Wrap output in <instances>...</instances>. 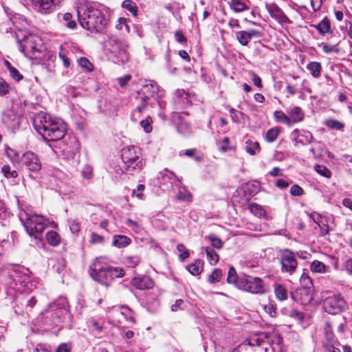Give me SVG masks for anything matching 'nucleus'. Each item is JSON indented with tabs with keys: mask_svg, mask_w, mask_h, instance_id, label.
Masks as SVG:
<instances>
[{
	"mask_svg": "<svg viewBox=\"0 0 352 352\" xmlns=\"http://www.w3.org/2000/svg\"><path fill=\"white\" fill-rule=\"evenodd\" d=\"M32 122L35 130L47 141H58L65 138V126L52 120L50 115L40 112L34 117Z\"/></svg>",
	"mask_w": 352,
	"mask_h": 352,
	"instance_id": "1",
	"label": "nucleus"
},
{
	"mask_svg": "<svg viewBox=\"0 0 352 352\" xmlns=\"http://www.w3.org/2000/svg\"><path fill=\"white\" fill-rule=\"evenodd\" d=\"M78 18L81 26L91 32H101L107 25L103 13L94 3H85L77 9Z\"/></svg>",
	"mask_w": 352,
	"mask_h": 352,
	"instance_id": "2",
	"label": "nucleus"
},
{
	"mask_svg": "<svg viewBox=\"0 0 352 352\" xmlns=\"http://www.w3.org/2000/svg\"><path fill=\"white\" fill-rule=\"evenodd\" d=\"M92 278L101 285L108 286L114 278L124 276V272L121 267H109L96 258L89 267Z\"/></svg>",
	"mask_w": 352,
	"mask_h": 352,
	"instance_id": "3",
	"label": "nucleus"
},
{
	"mask_svg": "<svg viewBox=\"0 0 352 352\" xmlns=\"http://www.w3.org/2000/svg\"><path fill=\"white\" fill-rule=\"evenodd\" d=\"M16 38L20 51L26 57L33 58H37L40 55L42 41L39 36L19 31L16 33Z\"/></svg>",
	"mask_w": 352,
	"mask_h": 352,
	"instance_id": "4",
	"label": "nucleus"
},
{
	"mask_svg": "<svg viewBox=\"0 0 352 352\" xmlns=\"http://www.w3.org/2000/svg\"><path fill=\"white\" fill-rule=\"evenodd\" d=\"M237 287L255 294H263L266 289L263 280L258 277L244 275L239 279Z\"/></svg>",
	"mask_w": 352,
	"mask_h": 352,
	"instance_id": "5",
	"label": "nucleus"
},
{
	"mask_svg": "<svg viewBox=\"0 0 352 352\" xmlns=\"http://www.w3.org/2000/svg\"><path fill=\"white\" fill-rule=\"evenodd\" d=\"M27 232L30 236L41 234L46 226V219L41 215H26L25 219L21 218Z\"/></svg>",
	"mask_w": 352,
	"mask_h": 352,
	"instance_id": "6",
	"label": "nucleus"
},
{
	"mask_svg": "<svg viewBox=\"0 0 352 352\" xmlns=\"http://www.w3.org/2000/svg\"><path fill=\"white\" fill-rule=\"evenodd\" d=\"M108 50L116 58L114 62L118 64H124L129 60L127 45L120 40L110 38L108 41Z\"/></svg>",
	"mask_w": 352,
	"mask_h": 352,
	"instance_id": "7",
	"label": "nucleus"
},
{
	"mask_svg": "<svg viewBox=\"0 0 352 352\" xmlns=\"http://www.w3.org/2000/svg\"><path fill=\"white\" fill-rule=\"evenodd\" d=\"M20 162L23 168L27 169L30 173V177H37L41 168V163L38 156L31 151H28L20 157Z\"/></svg>",
	"mask_w": 352,
	"mask_h": 352,
	"instance_id": "8",
	"label": "nucleus"
},
{
	"mask_svg": "<svg viewBox=\"0 0 352 352\" xmlns=\"http://www.w3.org/2000/svg\"><path fill=\"white\" fill-rule=\"evenodd\" d=\"M121 157L122 162L128 168L142 169L143 168L144 164L140 157L139 152L134 146L122 148Z\"/></svg>",
	"mask_w": 352,
	"mask_h": 352,
	"instance_id": "9",
	"label": "nucleus"
},
{
	"mask_svg": "<svg viewBox=\"0 0 352 352\" xmlns=\"http://www.w3.org/2000/svg\"><path fill=\"white\" fill-rule=\"evenodd\" d=\"M52 318L54 324H58L67 314V302L66 299L61 298L50 305L47 312Z\"/></svg>",
	"mask_w": 352,
	"mask_h": 352,
	"instance_id": "10",
	"label": "nucleus"
},
{
	"mask_svg": "<svg viewBox=\"0 0 352 352\" xmlns=\"http://www.w3.org/2000/svg\"><path fill=\"white\" fill-rule=\"evenodd\" d=\"M59 147L67 158H74L79 152L80 144L76 137L68 136L59 143Z\"/></svg>",
	"mask_w": 352,
	"mask_h": 352,
	"instance_id": "11",
	"label": "nucleus"
},
{
	"mask_svg": "<svg viewBox=\"0 0 352 352\" xmlns=\"http://www.w3.org/2000/svg\"><path fill=\"white\" fill-rule=\"evenodd\" d=\"M345 300L340 295L329 296L324 301V307L327 312L331 314H336L341 312L345 309Z\"/></svg>",
	"mask_w": 352,
	"mask_h": 352,
	"instance_id": "12",
	"label": "nucleus"
},
{
	"mask_svg": "<svg viewBox=\"0 0 352 352\" xmlns=\"http://www.w3.org/2000/svg\"><path fill=\"white\" fill-rule=\"evenodd\" d=\"M20 114L17 109L11 107L5 110L2 116V121L8 129L14 131L20 124Z\"/></svg>",
	"mask_w": 352,
	"mask_h": 352,
	"instance_id": "13",
	"label": "nucleus"
},
{
	"mask_svg": "<svg viewBox=\"0 0 352 352\" xmlns=\"http://www.w3.org/2000/svg\"><path fill=\"white\" fill-rule=\"evenodd\" d=\"M280 263L282 270L290 274H293L296 271L298 265L294 253L288 249H285L283 252L281 254Z\"/></svg>",
	"mask_w": 352,
	"mask_h": 352,
	"instance_id": "14",
	"label": "nucleus"
},
{
	"mask_svg": "<svg viewBox=\"0 0 352 352\" xmlns=\"http://www.w3.org/2000/svg\"><path fill=\"white\" fill-rule=\"evenodd\" d=\"M261 36L259 30L252 29L249 31H239L236 32V38L243 46H247L252 38H258Z\"/></svg>",
	"mask_w": 352,
	"mask_h": 352,
	"instance_id": "15",
	"label": "nucleus"
},
{
	"mask_svg": "<svg viewBox=\"0 0 352 352\" xmlns=\"http://www.w3.org/2000/svg\"><path fill=\"white\" fill-rule=\"evenodd\" d=\"M292 135L296 141V146L298 144L307 145L311 143L314 139L313 135L309 131L295 129Z\"/></svg>",
	"mask_w": 352,
	"mask_h": 352,
	"instance_id": "16",
	"label": "nucleus"
},
{
	"mask_svg": "<svg viewBox=\"0 0 352 352\" xmlns=\"http://www.w3.org/2000/svg\"><path fill=\"white\" fill-rule=\"evenodd\" d=\"M132 285L138 289H149L154 286L153 280L148 276H138L132 279Z\"/></svg>",
	"mask_w": 352,
	"mask_h": 352,
	"instance_id": "17",
	"label": "nucleus"
},
{
	"mask_svg": "<svg viewBox=\"0 0 352 352\" xmlns=\"http://www.w3.org/2000/svg\"><path fill=\"white\" fill-rule=\"evenodd\" d=\"M34 9L42 14L51 11L54 6V0H30Z\"/></svg>",
	"mask_w": 352,
	"mask_h": 352,
	"instance_id": "18",
	"label": "nucleus"
},
{
	"mask_svg": "<svg viewBox=\"0 0 352 352\" xmlns=\"http://www.w3.org/2000/svg\"><path fill=\"white\" fill-rule=\"evenodd\" d=\"M290 126L292 124L300 122L304 120L305 113L299 107H294L287 111Z\"/></svg>",
	"mask_w": 352,
	"mask_h": 352,
	"instance_id": "19",
	"label": "nucleus"
},
{
	"mask_svg": "<svg viewBox=\"0 0 352 352\" xmlns=\"http://www.w3.org/2000/svg\"><path fill=\"white\" fill-rule=\"evenodd\" d=\"M265 7L272 18L280 21H284L287 19L283 10L276 3H266Z\"/></svg>",
	"mask_w": 352,
	"mask_h": 352,
	"instance_id": "20",
	"label": "nucleus"
},
{
	"mask_svg": "<svg viewBox=\"0 0 352 352\" xmlns=\"http://www.w3.org/2000/svg\"><path fill=\"white\" fill-rule=\"evenodd\" d=\"M312 28L316 29L318 32L324 36L331 32V23L329 19L326 16L318 24L311 25Z\"/></svg>",
	"mask_w": 352,
	"mask_h": 352,
	"instance_id": "21",
	"label": "nucleus"
},
{
	"mask_svg": "<svg viewBox=\"0 0 352 352\" xmlns=\"http://www.w3.org/2000/svg\"><path fill=\"white\" fill-rule=\"evenodd\" d=\"M310 270L314 273L325 274L329 272L330 267L318 260H314L310 265Z\"/></svg>",
	"mask_w": 352,
	"mask_h": 352,
	"instance_id": "22",
	"label": "nucleus"
},
{
	"mask_svg": "<svg viewBox=\"0 0 352 352\" xmlns=\"http://www.w3.org/2000/svg\"><path fill=\"white\" fill-rule=\"evenodd\" d=\"M245 150L250 155H255L260 151L259 143L256 141L247 139L245 141Z\"/></svg>",
	"mask_w": 352,
	"mask_h": 352,
	"instance_id": "23",
	"label": "nucleus"
},
{
	"mask_svg": "<svg viewBox=\"0 0 352 352\" xmlns=\"http://www.w3.org/2000/svg\"><path fill=\"white\" fill-rule=\"evenodd\" d=\"M131 243V239L124 235H115L113 239V245L119 248H125Z\"/></svg>",
	"mask_w": 352,
	"mask_h": 352,
	"instance_id": "24",
	"label": "nucleus"
},
{
	"mask_svg": "<svg viewBox=\"0 0 352 352\" xmlns=\"http://www.w3.org/2000/svg\"><path fill=\"white\" fill-rule=\"evenodd\" d=\"M186 270L192 275H199L203 270V261L197 260L195 263L186 266Z\"/></svg>",
	"mask_w": 352,
	"mask_h": 352,
	"instance_id": "25",
	"label": "nucleus"
},
{
	"mask_svg": "<svg viewBox=\"0 0 352 352\" xmlns=\"http://www.w3.org/2000/svg\"><path fill=\"white\" fill-rule=\"evenodd\" d=\"M248 344L252 346L255 347V351L261 352L263 350L267 351L266 345L267 344L264 340H261L258 338H251Z\"/></svg>",
	"mask_w": 352,
	"mask_h": 352,
	"instance_id": "26",
	"label": "nucleus"
},
{
	"mask_svg": "<svg viewBox=\"0 0 352 352\" xmlns=\"http://www.w3.org/2000/svg\"><path fill=\"white\" fill-rule=\"evenodd\" d=\"M307 69L314 78H318L320 76L322 66L318 62L313 61L307 65Z\"/></svg>",
	"mask_w": 352,
	"mask_h": 352,
	"instance_id": "27",
	"label": "nucleus"
},
{
	"mask_svg": "<svg viewBox=\"0 0 352 352\" xmlns=\"http://www.w3.org/2000/svg\"><path fill=\"white\" fill-rule=\"evenodd\" d=\"M46 240L50 245L57 246L60 242V236L58 232L52 230L47 232Z\"/></svg>",
	"mask_w": 352,
	"mask_h": 352,
	"instance_id": "28",
	"label": "nucleus"
},
{
	"mask_svg": "<svg viewBox=\"0 0 352 352\" xmlns=\"http://www.w3.org/2000/svg\"><path fill=\"white\" fill-rule=\"evenodd\" d=\"M274 293L278 300L283 301L287 298V291L282 285L276 284L274 286Z\"/></svg>",
	"mask_w": 352,
	"mask_h": 352,
	"instance_id": "29",
	"label": "nucleus"
},
{
	"mask_svg": "<svg viewBox=\"0 0 352 352\" xmlns=\"http://www.w3.org/2000/svg\"><path fill=\"white\" fill-rule=\"evenodd\" d=\"M230 6L235 12H241L248 10V7L241 0H231Z\"/></svg>",
	"mask_w": 352,
	"mask_h": 352,
	"instance_id": "30",
	"label": "nucleus"
},
{
	"mask_svg": "<svg viewBox=\"0 0 352 352\" xmlns=\"http://www.w3.org/2000/svg\"><path fill=\"white\" fill-rule=\"evenodd\" d=\"M275 121L290 126L289 116L281 111H276L274 112Z\"/></svg>",
	"mask_w": 352,
	"mask_h": 352,
	"instance_id": "31",
	"label": "nucleus"
},
{
	"mask_svg": "<svg viewBox=\"0 0 352 352\" xmlns=\"http://www.w3.org/2000/svg\"><path fill=\"white\" fill-rule=\"evenodd\" d=\"M280 131V128L277 126L269 129L265 133V140L267 142H273L278 138Z\"/></svg>",
	"mask_w": 352,
	"mask_h": 352,
	"instance_id": "32",
	"label": "nucleus"
},
{
	"mask_svg": "<svg viewBox=\"0 0 352 352\" xmlns=\"http://www.w3.org/2000/svg\"><path fill=\"white\" fill-rule=\"evenodd\" d=\"M324 124L332 129H336L339 131H343L344 128V124L335 119L327 120Z\"/></svg>",
	"mask_w": 352,
	"mask_h": 352,
	"instance_id": "33",
	"label": "nucleus"
},
{
	"mask_svg": "<svg viewBox=\"0 0 352 352\" xmlns=\"http://www.w3.org/2000/svg\"><path fill=\"white\" fill-rule=\"evenodd\" d=\"M262 306L264 311L271 317H275L276 316V305L274 301L269 300L267 304L263 305Z\"/></svg>",
	"mask_w": 352,
	"mask_h": 352,
	"instance_id": "34",
	"label": "nucleus"
},
{
	"mask_svg": "<svg viewBox=\"0 0 352 352\" xmlns=\"http://www.w3.org/2000/svg\"><path fill=\"white\" fill-rule=\"evenodd\" d=\"M205 251L208 261L211 264L215 265L219 261V256L217 254V252L212 248L210 247H206L205 248Z\"/></svg>",
	"mask_w": 352,
	"mask_h": 352,
	"instance_id": "35",
	"label": "nucleus"
},
{
	"mask_svg": "<svg viewBox=\"0 0 352 352\" xmlns=\"http://www.w3.org/2000/svg\"><path fill=\"white\" fill-rule=\"evenodd\" d=\"M250 212L256 217H261L265 215V210L261 206L252 203L249 205Z\"/></svg>",
	"mask_w": 352,
	"mask_h": 352,
	"instance_id": "36",
	"label": "nucleus"
},
{
	"mask_svg": "<svg viewBox=\"0 0 352 352\" xmlns=\"http://www.w3.org/2000/svg\"><path fill=\"white\" fill-rule=\"evenodd\" d=\"M122 8L126 9L130 12H131V14L133 16H137L138 8H137L135 3L133 2V1L125 0L122 2Z\"/></svg>",
	"mask_w": 352,
	"mask_h": 352,
	"instance_id": "37",
	"label": "nucleus"
},
{
	"mask_svg": "<svg viewBox=\"0 0 352 352\" xmlns=\"http://www.w3.org/2000/svg\"><path fill=\"white\" fill-rule=\"evenodd\" d=\"M206 239L210 242L211 245L214 248L221 249L223 246L222 241L214 234H210L206 236Z\"/></svg>",
	"mask_w": 352,
	"mask_h": 352,
	"instance_id": "38",
	"label": "nucleus"
},
{
	"mask_svg": "<svg viewBox=\"0 0 352 352\" xmlns=\"http://www.w3.org/2000/svg\"><path fill=\"white\" fill-rule=\"evenodd\" d=\"M177 198L180 201H191L192 199V196L190 192L183 188L179 190V192L177 195Z\"/></svg>",
	"mask_w": 352,
	"mask_h": 352,
	"instance_id": "39",
	"label": "nucleus"
},
{
	"mask_svg": "<svg viewBox=\"0 0 352 352\" xmlns=\"http://www.w3.org/2000/svg\"><path fill=\"white\" fill-rule=\"evenodd\" d=\"M300 294L302 296L300 300L302 304H308L313 300L312 294L305 288L300 289Z\"/></svg>",
	"mask_w": 352,
	"mask_h": 352,
	"instance_id": "40",
	"label": "nucleus"
},
{
	"mask_svg": "<svg viewBox=\"0 0 352 352\" xmlns=\"http://www.w3.org/2000/svg\"><path fill=\"white\" fill-rule=\"evenodd\" d=\"M227 281L228 283L234 284L237 287L239 279L236 278V272L234 267H230L229 268Z\"/></svg>",
	"mask_w": 352,
	"mask_h": 352,
	"instance_id": "41",
	"label": "nucleus"
},
{
	"mask_svg": "<svg viewBox=\"0 0 352 352\" xmlns=\"http://www.w3.org/2000/svg\"><path fill=\"white\" fill-rule=\"evenodd\" d=\"M222 271L219 269H215L210 275L208 276V282L210 283H214L219 282L222 276Z\"/></svg>",
	"mask_w": 352,
	"mask_h": 352,
	"instance_id": "42",
	"label": "nucleus"
},
{
	"mask_svg": "<svg viewBox=\"0 0 352 352\" xmlns=\"http://www.w3.org/2000/svg\"><path fill=\"white\" fill-rule=\"evenodd\" d=\"M84 179L89 180L94 177L93 168L90 165H85L81 170Z\"/></svg>",
	"mask_w": 352,
	"mask_h": 352,
	"instance_id": "43",
	"label": "nucleus"
},
{
	"mask_svg": "<svg viewBox=\"0 0 352 352\" xmlns=\"http://www.w3.org/2000/svg\"><path fill=\"white\" fill-rule=\"evenodd\" d=\"M315 170L319 175L327 178H329L331 175V171L324 165H316L315 166Z\"/></svg>",
	"mask_w": 352,
	"mask_h": 352,
	"instance_id": "44",
	"label": "nucleus"
},
{
	"mask_svg": "<svg viewBox=\"0 0 352 352\" xmlns=\"http://www.w3.org/2000/svg\"><path fill=\"white\" fill-rule=\"evenodd\" d=\"M147 100H148V97H146V96L141 97V104H139L135 108V110L132 113V114H131L132 119H133V117L135 116V113L136 112L141 113L142 111H144L146 109V107H147Z\"/></svg>",
	"mask_w": 352,
	"mask_h": 352,
	"instance_id": "45",
	"label": "nucleus"
},
{
	"mask_svg": "<svg viewBox=\"0 0 352 352\" xmlns=\"http://www.w3.org/2000/svg\"><path fill=\"white\" fill-rule=\"evenodd\" d=\"M78 65L80 67H81L83 69H85L86 70L91 72L93 70V65L90 63V61L85 57H81L78 60Z\"/></svg>",
	"mask_w": 352,
	"mask_h": 352,
	"instance_id": "46",
	"label": "nucleus"
},
{
	"mask_svg": "<svg viewBox=\"0 0 352 352\" xmlns=\"http://www.w3.org/2000/svg\"><path fill=\"white\" fill-rule=\"evenodd\" d=\"M2 172L7 178H15L18 176L17 172L16 170H11L8 165H4L2 167Z\"/></svg>",
	"mask_w": 352,
	"mask_h": 352,
	"instance_id": "47",
	"label": "nucleus"
},
{
	"mask_svg": "<svg viewBox=\"0 0 352 352\" xmlns=\"http://www.w3.org/2000/svg\"><path fill=\"white\" fill-rule=\"evenodd\" d=\"M128 20L125 18H120L118 20V23L116 25V29L119 30H125L126 32H129L130 28L128 25Z\"/></svg>",
	"mask_w": 352,
	"mask_h": 352,
	"instance_id": "48",
	"label": "nucleus"
},
{
	"mask_svg": "<svg viewBox=\"0 0 352 352\" xmlns=\"http://www.w3.org/2000/svg\"><path fill=\"white\" fill-rule=\"evenodd\" d=\"M177 249L179 252H182L179 256L182 261H184L190 256L188 250L186 249L185 246L183 244H178L177 246Z\"/></svg>",
	"mask_w": 352,
	"mask_h": 352,
	"instance_id": "49",
	"label": "nucleus"
},
{
	"mask_svg": "<svg viewBox=\"0 0 352 352\" xmlns=\"http://www.w3.org/2000/svg\"><path fill=\"white\" fill-rule=\"evenodd\" d=\"M152 122V119L151 117L146 118L145 120H143L140 122L141 126L144 129V131L148 133L152 131V126L151 125Z\"/></svg>",
	"mask_w": 352,
	"mask_h": 352,
	"instance_id": "50",
	"label": "nucleus"
},
{
	"mask_svg": "<svg viewBox=\"0 0 352 352\" xmlns=\"http://www.w3.org/2000/svg\"><path fill=\"white\" fill-rule=\"evenodd\" d=\"M321 46L322 47L323 51L327 54H329L331 52L338 53L339 52V48L336 45H330L327 43H322Z\"/></svg>",
	"mask_w": 352,
	"mask_h": 352,
	"instance_id": "51",
	"label": "nucleus"
},
{
	"mask_svg": "<svg viewBox=\"0 0 352 352\" xmlns=\"http://www.w3.org/2000/svg\"><path fill=\"white\" fill-rule=\"evenodd\" d=\"M230 116H231L232 120L234 122H238L239 121V120H240V118L241 117H243L244 115H245L242 112L237 111L234 108H231L230 109Z\"/></svg>",
	"mask_w": 352,
	"mask_h": 352,
	"instance_id": "52",
	"label": "nucleus"
},
{
	"mask_svg": "<svg viewBox=\"0 0 352 352\" xmlns=\"http://www.w3.org/2000/svg\"><path fill=\"white\" fill-rule=\"evenodd\" d=\"M72 15L67 12L63 15V20L67 21L66 25L70 29H74L76 26V23L74 21L72 20Z\"/></svg>",
	"mask_w": 352,
	"mask_h": 352,
	"instance_id": "53",
	"label": "nucleus"
},
{
	"mask_svg": "<svg viewBox=\"0 0 352 352\" xmlns=\"http://www.w3.org/2000/svg\"><path fill=\"white\" fill-rule=\"evenodd\" d=\"M288 315L290 317L294 318L300 321L302 320L304 318V314L296 309H292L289 310Z\"/></svg>",
	"mask_w": 352,
	"mask_h": 352,
	"instance_id": "54",
	"label": "nucleus"
},
{
	"mask_svg": "<svg viewBox=\"0 0 352 352\" xmlns=\"http://www.w3.org/2000/svg\"><path fill=\"white\" fill-rule=\"evenodd\" d=\"M177 131L183 135H187L191 132L190 127L187 123L179 124L177 126Z\"/></svg>",
	"mask_w": 352,
	"mask_h": 352,
	"instance_id": "55",
	"label": "nucleus"
},
{
	"mask_svg": "<svg viewBox=\"0 0 352 352\" xmlns=\"http://www.w3.org/2000/svg\"><path fill=\"white\" fill-rule=\"evenodd\" d=\"M144 189L145 186L143 184H139L137 189L133 190L132 195H135L138 199H142Z\"/></svg>",
	"mask_w": 352,
	"mask_h": 352,
	"instance_id": "56",
	"label": "nucleus"
},
{
	"mask_svg": "<svg viewBox=\"0 0 352 352\" xmlns=\"http://www.w3.org/2000/svg\"><path fill=\"white\" fill-rule=\"evenodd\" d=\"M290 193L293 196H300L303 193V189L298 185L294 184L290 188Z\"/></svg>",
	"mask_w": 352,
	"mask_h": 352,
	"instance_id": "57",
	"label": "nucleus"
},
{
	"mask_svg": "<svg viewBox=\"0 0 352 352\" xmlns=\"http://www.w3.org/2000/svg\"><path fill=\"white\" fill-rule=\"evenodd\" d=\"M10 76L16 81H19L23 78V76L19 73V72L15 68L12 67L9 71Z\"/></svg>",
	"mask_w": 352,
	"mask_h": 352,
	"instance_id": "58",
	"label": "nucleus"
},
{
	"mask_svg": "<svg viewBox=\"0 0 352 352\" xmlns=\"http://www.w3.org/2000/svg\"><path fill=\"white\" fill-rule=\"evenodd\" d=\"M104 241V237L96 232H92L91 234L90 242L91 243H101Z\"/></svg>",
	"mask_w": 352,
	"mask_h": 352,
	"instance_id": "59",
	"label": "nucleus"
},
{
	"mask_svg": "<svg viewBox=\"0 0 352 352\" xmlns=\"http://www.w3.org/2000/svg\"><path fill=\"white\" fill-rule=\"evenodd\" d=\"M250 75L252 77V80L254 85L256 86L257 87L261 88L263 87L261 78L253 72H251Z\"/></svg>",
	"mask_w": 352,
	"mask_h": 352,
	"instance_id": "60",
	"label": "nucleus"
},
{
	"mask_svg": "<svg viewBox=\"0 0 352 352\" xmlns=\"http://www.w3.org/2000/svg\"><path fill=\"white\" fill-rule=\"evenodd\" d=\"M127 265L130 267H135L140 263V258L137 256H131L126 258Z\"/></svg>",
	"mask_w": 352,
	"mask_h": 352,
	"instance_id": "61",
	"label": "nucleus"
},
{
	"mask_svg": "<svg viewBox=\"0 0 352 352\" xmlns=\"http://www.w3.org/2000/svg\"><path fill=\"white\" fill-rule=\"evenodd\" d=\"M9 92V86L6 81L0 80V96H3Z\"/></svg>",
	"mask_w": 352,
	"mask_h": 352,
	"instance_id": "62",
	"label": "nucleus"
},
{
	"mask_svg": "<svg viewBox=\"0 0 352 352\" xmlns=\"http://www.w3.org/2000/svg\"><path fill=\"white\" fill-rule=\"evenodd\" d=\"M59 57L63 60V65L66 68H68L70 65L69 59L67 57L65 53L62 50L60 47V51L59 52Z\"/></svg>",
	"mask_w": 352,
	"mask_h": 352,
	"instance_id": "63",
	"label": "nucleus"
},
{
	"mask_svg": "<svg viewBox=\"0 0 352 352\" xmlns=\"http://www.w3.org/2000/svg\"><path fill=\"white\" fill-rule=\"evenodd\" d=\"M36 352H51L50 346L44 344H39L35 348Z\"/></svg>",
	"mask_w": 352,
	"mask_h": 352,
	"instance_id": "64",
	"label": "nucleus"
}]
</instances>
